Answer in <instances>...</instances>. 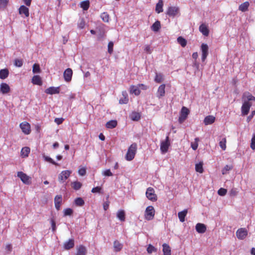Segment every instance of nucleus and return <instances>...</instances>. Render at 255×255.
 <instances>
[{
    "mask_svg": "<svg viewBox=\"0 0 255 255\" xmlns=\"http://www.w3.org/2000/svg\"><path fill=\"white\" fill-rule=\"evenodd\" d=\"M249 100H255V97L249 92L244 93L242 96L243 105L241 108L242 116L247 115L250 111L251 105L248 103Z\"/></svg>",
    "mask_w": 255,
    "mask_h": 255,
    "instance_id": "1",
    "label": "nucleus"
},
{
    "mask_svg": "<svg viewBox=\"0 0 255 255\" xmlns=\"http://www.w3.org/2000/svg\"><path fill=\"white\" fill-rule=\"evenodd\" d=\"M136 149L137 144L135 143L130 145L126 155V159L128 161H131L134 158Z\"/></svg>",
    "mask_w": 255,
    "mask_h": 255,
    "instance_id": "2",
    "label": "nucleus"
},
{
    "mask_svg": "<svg viewBox=\"0 0 255 255\" xmlns=\"http://www.w3.org/2000/svg\"><path fill=\"white\" fill-rule=\"evenodd\" d=\"M155 214V210L153 206H148L145 210V218L147 220H152Z\"/></svg>",
    "mask_w": 255,
    "mask_h": 255,
    "instance_id": "3",
    "label": "nucleus"
},
{
    "mask_svg": "<svg viewBox=\"0 0 255 255\" xmlns=\"http://www.w3.org/2000/svg\"><path fill=\"white\" fill-rule=\"evenodd\" d=\"M154 190L151 187H148L146 192V197L151 201H155L157 200V196L154 193Z\"/></svg>",
    "mask_w": 255,
    "mask_h": 255,
    "instance_id": "4",
    "label": "nucleus"
},
{
    "mask_svg": "<svg viewBox=\"0 0 255 255\" xmlns=\"http://www.w3.org/2000/svg\"><path fill=\"white\" fill-rule=\"evenodd\" d=\"M189 114V110L187 108L183 107L182 108L180 115L179 118V122L180 124L182 123L186 119Z\"/></svg>",
    "mask_w": 255,
    "mask_h": 255,
    "instance_id": "5",
    "label": "nucleus"
},
{
    "mask_svg": "<svg viewBox=\"0 0 255 255\" xmlns=\"http://www.w3.org/2000/svg\"><path fill=\"white\" fill-rule=\"evenodd\" d=\"M20 128L22 132L25 134H29L30 132V126L29 123L26 122L21 123L20 125Z\"/></svg>",
    "mask_w": 255,
    "mask_h": 255,
    "instance_id": "6",
    "label": "nucleus"
},
{
    "mask_svg": "<svg viewBox=\"0 0 255 255\" xmlns=\"http://www.w3.org/2000/svg\"><path fill=\"white\" fill-rule=\"evenodd\" d=\"M170 145V143L169 141V137L167 136L165 140L162 141L160 145V150L163 153H166L168 149V147Z\"/></svg>",
    "mask_w": 255,
    "mask_h": 255,
    "instance_id": "7",
    "label": "nucleus"
},
{
    "mask_svg": "<svg viewBox=\"0 0 255 255\" xmlns=\"http://www.w3.org/2000/svg\"><path fill=\"white\" fill-rule=\"evenodd\" d=\"M71 171L70 170H65L61 172L58 176V180L60 182L65 181L70 175Z\"/></svg>",
    "mask_w": 255,
    "mask_h": 255,
    "instance_id": "8",
    "label": "nucleus"
},
{
    "mask_svg": "<svg viewBox=\"0 0 255 255\" xmlns=\"http://www.w3.org/2000/svg\"><path fill=\"white\" fill-rule=\"evenodd\" d=\"M17 176L20 178L22 182L25 184L30 183V177L24 173L20 171L17 172Z\"/></svg>",
    "mask_w": 255,
    "mask_h": 255,
    "instance_id": "9",
    "label": "nucleus"
},
{
    "mask_svg": "<svg viewBox=\"0 0 255 255\" xmlns=\"http://www.w3.org/2000/svg\"><path fill=\"white\" fill-rule=\"evenodd\" d=\"M248 235V232L245 228H240L236 232V236L240 240H243Z\"/></svg>",
    "mask_w": 255,
    "mask_h": 255,
    "instance_id": "10",
    "label": "nucleus"
},
{
    "mask_svg": "<svg viewBox=\"0 0 255 255\" xmlns=\"http://www.w3.org/2000/svg\"><path fill=\"white\" fill-rule=\"evenodd\" d=\"M201 49L202 51V60L204 61L208 55V46L207 44L202 43Z\"/></svg>",
    "mask_w": 255,
    "mask_h": 255,
    "instance_id": "11",
    "label": "nucleus"
},
{
    "mask_svg": "<svg viewBox=\"0 0 255 255\" xmlns=\"http://www.w3.org/2000/svg\"><path fill=\"white\" fill-rule=\"evenodd\" d=\"M179 12V9L178 7L170 6L169 7L167 11V14L171 17L175 16Z\"/></svg>",
    "mask_w": 255,
    "mask_h": 255,
    "instance_id": "12",
    "label": "nucleus"
},
{
    "mask_svg": "<svg viewBox=\"0 0 255 255\" xmlns=\"http://www.w3.org/2000/svg\"><path fill=\"white\" fill-rule=\"evenodd\" d=\"M73 71L71 68L66 69L63 73L64 80L66 82H70L71 80Z\"/></svg>",
    "mask_w": 255,
    "mask_h": 255,
    "instance_id": "13",
    "label": "nucleus"
},
{
    "mask_svg": "<svg viewBox=\"0 0 255 255\" xmlns=\"http://www.w3.org/2000/svg\"><path fill=\"white\" fill-rule=\"evenodd\" d=\"M0 91L3 94H7L10 91V87L6 83H2L0 85Z\"/></svg>",
    "mask_w": 255,
    "mask_h": 255,
    "instance_id": "14",
    "label": "nucleus"
},
{
    "mask_svg": "<svg viewBox=\"0 0 255 255\" xmlns=\"http://www.w3.org/2000/svg\"><path fill=\"white\" fill-rule=\"evenodd\" d=\"M195 229L196 231L200 234L204 233L206 231V226L202 223H198L196 224Z\"/></svg>",
    "mask_w": 255,
    "mask_h": 255,
    "instance_id": "15",
    "label": "nucleus"
},
{
    "mask_svg": "<svg viewBox=\"0 0 255 255\" xmlns=\"http://www.w3.org/2000/svg\"><path fill=\"white\" fill-rule=\"evenodd\" d=\"M165 85L164 84H162L158 87L156 96L158 98H160L161 97H163L164 96L165 94Z\"/></svg>",
    "mask_w": 255,
    "mask_h": 255,
    "instance_id": "16",
    "label": "nucleus"
},
{
    "mask_svg": "<svg viewBox=\"0 0 255 255\" xmlns=\"http://www.w3.org/2000/svg\"><path fill=\"white\" fill-rule=\"evenodd\" d=\"M62 198L61 195H56L54 198L55 206L57 210H59L60 208V204L62 202Z\"/></svg>",
    "mask_w": 255,
    "mask_h": 255,
    "instance_id": "17",
    "label": "nucleus"
},
{
    "mask_svg": "<svg viewBox=\"0 0 255 255\" xmlns=\"http://www.w3.org/2000/svg\"><path fill=\"white\" fill-rule=\"evenodd\" d=\"M215 121V117L213 116H208L206 117L204 120V123L205 125H211L214 123Z\"/></svg>",
    "mask_w": 255,
    "mask_h": 255,
    "instance_id": "18",
    "label": "nucleus"
},
{
    "mask_svg": "<svg viewBox=\"0 0 255 255\" xmlns=\"http://www.w3.org/2000/svg\"><path fill=\"white\" fill-rule=\"evenodd\" d=\"M74 246V240L73 239H70L67 242L64 244V249L66 250H70L73 248Z\"/></svg>",
    "mask_w": 255,
    "mask_h": 255,
    "instance_id": "19",
    "label": "nucleus"
},
{
    "mask_svg": "<svg viewBox=\"0 0 255 255\" xmlns=\"http://www.w3.org/2000/svg\"><path fill=\"white\" fill-rule=\"evenodd\" d=\"M45 93L51 95L54 94H58L59 93V88L51 87L46 89Z\"/></svg>",
    "mask_w": 255,
    "mask_h": 255,
    "instance_id": "20",
    "label": "nucleus"
},
{
    "mask_svg": "<svg viewBox=\"0 0 255 255\" xmlns=\"http://www.w3.org/2000/svg\"><path fill=\"white\" fill-rule=\"evenodd\" d=\"M199 31L206 36L209 35V29L205 24H202L199 26Z\"/></svg>",
    "mask_w": 255,
    "mask_h": 255,
    "instance_id": "21",
    "label": "nucleus"
},
{
    "mask_svg": "<svg viewBox=\"0 0 255 255\" xmlns=\"http://www.w3.org/2000/svg\"><path fill=\"white\" fill-rule=\"evenodd\" d=\"M19 12L20 14H24L26 17L29 16V9L24 5H21L19 8Z\"/></svg>",
    "mask_w": 255,
    "mask_h": 255,
    "instance_id": "22",
    "label": "nucleus"
},
{
    "mask_svg": "<svg viewBox=\"0 0 255 255\" xmlns=\"http://www.w3.org/2000/svg\"><path fill=\"white\" fill-rule=\"evenodd\" d=\"M123 245L118 241L116 240L114 242V249L116 252H120L123 248Z\"/></svg>",
    "mask_w": 255,
    "mask_h": 255,
    "instance_id": "23",
    "label": "nucleus"
},
{
    "mask_svg": "<svg viewBox=\"0 0 255 255\" xmlns=\"http://www.w3.org/2000/svg\"><path fill=\"white\" fill-rule=\"evenodd\" d=\"M86 249L84 246L80 245L78 248H77V255H86Z\"/></svg>",
    "mask_w": 255,
    "mask_h": 255,
    "instance_id": "24",
    "label": "nucleus"
},
{
    "mask_svg": "<svg viewBox=\"0 0 255 255\" xmlns=\"http://www.w3.org/2000/svg\"><path fill=\"white\" fill-rule=\"evenodd\" d=\"M162 247L163 255H171V249L169 246L166 244H163Z\"/></svg>",
    "mask_w": 255,
    "mask_h": 255,
    "instance_id": "25",
    "label": "nucleus"
},
{
    "mask_svg": "<svg viewBox=\"0 0 255 255\" xmlns=\"http://www.w3.org/2000/svg\"><path fill=\"white\" fill-rule=\"evenodd\" d=\"M32 82L33 84L37 85H41L42 84L41 78L38 75H35L33 77Z\"/></svg>",
    "mask_w": 255,
    "mask_h": 255,
    "instance_id": "26",
    "label": "nucleus"
},
{
    "mask_svg": "<svg viewBox=\"0 0 255 255\" xmlns=\"http://www.w3.org/2000/svg\"><path fill=\"white\" fill-rule=\"evenodd\" d=\"M187 214V210L185 209L181 212H179L178 213V216L179 219V220L181 222H183L185 221V217Z\"/></svg>",
    "mask_w": 255,
    "mask_h": 255,
    "instance_id": "27",
    "label": "nucleus"
},
{
    "mask_svg": "<svg viewBox=\"0 0 255 255\" xmlns=\"http://www.w3.org/2000/svg\"><path fill=\"white\" fill-rule=\"evenodd\" d=\"M160 22L159 21L157 20L152 25L151 29L154 32H157L160 29Z\"/></svg>",
    "mask_w": 255,
    "mask_h": 255,
    "instance_id": "28",
    "label": "nucleus"
},
{
    "mask_svg": "<svg viewBox=\"0 0 255 255\" xmlns=\"http://www.w3.org/2000/svg\"><path fill=\"white\" fill-rule=\"evenodd\" d=\"M117 126V121L116 120H111L106 123V127L108 128H113Z\"/></svg>",
    "mask_w": 255,
    "mask_h": 255,
    "instance_id": "29",
    "label": "nucleus"
},
{
    "mask_svg": "<svg viewBox=\"0 0 255 255\" xmlns=\"http://www.w3.org/2000/svg\"><path fill=\"white\" fill-rule=\"evenodd\" d=\"M9 74L8 70L7 69H1L0 70V79H5Z\"/></svg>",
    "mask_w": 255,
    "mask_h": 255,
    "instance_id": "30",
    "label": "nucleus"
},
{
    "mask_svg": "<svg viewBox=\"0 0 255 255\" xmlns=\"http://www.w3.org/2000/svg\"><path fill=\"white\" fill-rule=\"evenodd\" d=\"M250 3L248 1H246L242 3L239 7V9L243 12L246 11L249 6Z\"/></svg>",
    "mask_w": 255,
    "mask_h": 255,
    "instance_id": "31",
    "label": "nucleus"
},
{
    "mask_svg": "<svg viewBox=\"0 0 255 255\" xmlns=\"http://www.w3.org/2000/svg\"><path fill=\"white\" fill-rule=\"evenodd\" d=\"M130 93L134 94L135 95L137 96L139 95L140 92L138 86L132 85L130 87Z\"/></svg>",
    "mask_w": 255,
    "mask_h": 255,
    "instance_id": "32",
    "label": "nucleus"
},
{
    "mask_svg": "<svg viewBox=\"0 0 255 255\" xmlns=\"http://www.w3.org/2000/svg\"><path fill=\"white\" fill-rule=\"evenodd\" d=\"M30 152V148L28 147H23L21 150V155L23 157L28 156Z\"/></svg>",
    "mask_w": 255,
    "mask_h": 255,
    "instance_id": "33",
    "label": "nucleus"
},
{
    "mask_svg": "<svg viewBox=\"0 0 255 255\" xmlns=\"http://www.w3.org/2000/svg\"><path fill=\"white\" fill-rule=\"evenodd\" d=\"M90 6V2L89 0L82 1L80 3V6L83 8L84 10H87L88 9Z\"/></svg>",
    "mask_w": 255,
    "mask_h": 255,
    "instance_id": "34",
    "label": "nucleus"
},
{
    "mask_svg": "<svg viewBox=\"0 0 255 255\" xmlns=\"http://www.w3.org/2000/svg\"><path fill=\"white\" fill-rule=\"evenodd\" d=\"M162 6L163 2L162 0H159L158 2L156 4L155 8V10L158 13L163 11Z\"/></svg>",
    "mask_w": 255,
    "mask_h": 255,
    "instance_id": "35",
    "label": "nucleus"
},
{
    "mask_svg": "<svg viewBox=\"0 0 255 255\" xmlns=\"http://www.w3.org/2000/svg\"><path fill=\"white\" fill-rule=\"evenodd\" d=\"M130 119L134 121H137L140 119V116L138 113L132 112L130 115Z\"/></svg>",
    "mask_w": 255,
    "mask_h": 255,
    "instance_id": "36",
    "label": "nucleus"
},
{
    "mask_svg": "<svg viewBox=\"0 0 255 255\" xmlns=\"http://www.w3.org/2000/svg\"><path fill=\"white\" fill-rule=\"evenodd\" d=\"M203 162H200L199 163H197L195 165V170L199 172L200 173H202L203 172Z\"/></svg>",
    "mask_w": 255,
    "mask_h": 255,
    "instance_id": "37",
    "label": "nucleus"
},
{
    "mask_svg": "<svg viewBox=\"0 0 255 255\" xmlns=\"http://www.w3.org/2000/svg\"><path fill=\"white\" fill-rule=\"evenodd\" d=\"M117 217L121 221L125 220V213L124 210H120L117 213Z\"/></svg>",
    "mask_w": 255,
    "mask_h": 255,
    "instance_id": "38",
    "label": "nucleus"
},
{
    "mask_svg": "<svg viewBox=\"0 0 255 255\" xmlns=\"http://www.w3.org/2000/svg\"><path fill=\"white\" fill-rule=\"evenodd\" d=\"M123 95L124 97V99H121L119 100V103L121 104H125L128 103V99L127 97V94L126 93V92H123Z\"/></svg>",
    "mask_w": 255,
    "mask_h": 255,
    "instance_id": "39",
    "label": "nucleus"
},
{
    "mask_svg": "<svg viewBox=\"0 0 255 255\" xmlns=\"http://www.w3.org/2000/svg\"><path fill=\"white\" fill-rule=\"evenodd\" d=\"M177 42L183 47L187 44L186 40L181 36H179L177 38Z\"/></svg>",
    "mask_w": 255,
    "mask_h": 255,
    "instance_id": "40",
    "label": "nucleus"
},
{
    "mask_svg": "<svg viewBox=\"0 0 255 255\" xmlns=\"http://www.w3.org/2000/svg\"><path fill=\"white\" fill-rule=\"evenodd\" d=\"M226 142L227 141L226 137L223 138L220 141L219 145L223 150H225L226 148Z\"/></svg>",
    "mask_w": 255,
    "mask_h": 255,
    "instance_id": "41",
    "label": "nucleus"
},
{
    "mask_svg": "<svg viewBox=\"0 0 255 255\" xmlns=\"http://www.w3.org/2000/svg\"><path fill=\"white\" fill-rule=\"evenodd\" d=\"M72 187L76 190L80 189L82 186V184L80 182L75 181L72 183Z\"/></svg>",
    "mask_w": 255,
    "mask_h": 255,
    "instance_id": "42",
    "label": "nucleus"
},
{
    "mask_svg": "<svg viewBox=\"0 0 255 255\" xmlns=\"http://www.w3.org/2000/svg\"><path fill=\"white\" fill-rule=\"evenodd\" d=\"M102 20L105 22H108L109 21V15L107 12H103L101 15Z\"/></svg>",
    "mask_w": 255,
    "mask_h": 255,
    "instance_id": "43",
    "label": "nucleus"
},
{
    "mask_svg": "<svg viewBox=\"0 0 255 255\" xmlns=\"http://www.w3.org/2000/svg\"><path fill=\"white\" fill-rule=\"evenodd\" d=\"M163 81V76L161 74H157L156 73V76L155 78V81L158 83H161Z\"/></svg>",
    "mask_w": 255,
    "mask_h": 255,
    "instance_id": "44",
    "label": "nucleus"
},
{
    "mask_svg": "<svg viewBox=\"0 0 255 255\" xmlns=\"http://www.w3.org/2000/svg\"><path fill=\"white\" fill-rule=\"evenodd\" d=\"M43 158L45 159V161H47V162H50L52 164H54V165H58V164L56 162H55L51 158H50V157H48L47 156H46L45 155H44L43 156Z\"/></svg>",
    "mask_w": 255,
    "mask_h": 255,
    "instance_id": "45",
    "label": "nucleus"
},
{
    "mask_svg": "<svg viewBox=\"0 0 255 255\" xmlns=\"http://www.w3.org/2000/svg\"><path fill=\"white\" fill-rule=\"evenodd\" d=\"M75 204L77 206H82L84 204V201L81 198H77L75 200Z\"/></svg>",
    "mask_w": 255,
    "mask_h": 255,
    "instance_id": "46",
    "label": "nucleus"
},
{
    "mask_svg": "<svg viewBox=\"0 0 255 255\" xmlns=\"http://www.w3.org/2000/svg\"><path fill=\"white\" fill-rule=\"evenodd\" d=\"M157 249L151 245H149L147 248V252L148 254H151L152 252H156Z\"/></svg>",
    "mask_w": 255,
    "mask_h": 255,
    "instance_id": "47",
    "label": "nucleus"
},
{
    "mask_svg": "<svg viewBox=\"0 0 255 255\" xmlns=\"http://www.w3.org/2000/svg\"><path fill=\"white\" fill-rule=\"evenodd\" d=\"M233 168L232 165H226L224 168L222 169V172L223 174H226L227 173V171L231 170Z\"/></svg>",
    "mask_w": 255,
    "mask_h": 255,
    "instance_id": "48",
    "label": "nucleus"
},
{
    "mask_svg": "<svg viewBox=\"0 0 255 255\" xmlns=\"http://www.w3.org/2000/svg\"><path fill=\"white\" fill-rule=\"evenodd\" d=\"M32 71L34 73H39L40 72L39 65L37 64H34L33 65Z\"/></svg>",
    "mask_w": 255,
    "mask_h": 255,
    "instance_id": "49",
    "label": "nucleus"
},
{
    "mask_svg": "<svg viewBox=\"0 0 255 255\" xmlns=\"http://www.w3.org/2000/svg\"><path fill=\"white\" fill-rule=\"evenodd\" d=\"M114 43L112 41H110L108 43V52L110 54H112L113 52Z\"/></svg>",
    "mask_w": 255,
    "mask_h": 255,
    "instance_id": "50",
    "label": "nucleus"
},
{
    "mask_svg": "<svg viewBox=\"0 0 255 255\" xmlns=\"http://www.w3.org/2000/svg\"><path fill=\"white\" fill-rule=\"evenodd\" d=\"M23 64V61L21 59H16L14 60V65L20 67H21Z\"/></svg>",
    "mask_w": 255,
    "mask_h": 255,
    "instance_id": "51",
    "label": "nucleus"
},
{
    "mask_svg": "<svg viewBox=\"0 0 255 255\" xmlns=\"http://www.w3.org/2000/svg\"><path fill=\"white\" fill-rule=\"evenodd\" d=\"M73 213V210L71 208H67L64 211V216H70Z\"/></svg>",
    "mask_w": 255,
    "mask_h": 255,
    "instance_id": "52",
    "label": "nucleus"
},
{
    "mask_svg": "<svg viewBox=\"0 0 255 255\" xmlns=\"http://www.w3.org/2000/svg\"><path fill=\"white\" fill-rule=\"evenodd\" d=\"M251 148L253 150L255 149V133L253 134L252 138L251 139Z\"/></svg>",
    "mask_w": 255,
    "mask_h": 255,
    "instance_id": "53",
    "label": "nucleus"
},
{
    "mask_svg": "<svg viewBox=\"0 0 255 255\" xmlns=\"http://www.w3.org/2000/svg\"><path fill=\"white\" fill-rule=\"evenodd\" d=\"M78 173L81 176H84L86 173V169L85 167H82L78 170Z\"/></svg>",
    "mask_w": 255,
    "mask_h": 255,
    "instance_id": "54",
    "label": "nucleus"
},
{
    "mask_svg": "<svg viewBox=\"0 0 255 255\" xmlns=\"http://www.w3.org/2000/svg\"><path fill=\"white\" fill-rule=\"evenodd\" d=\"M227 192L226 189L221 188L218 190V193L221 196H224L227 193Z\"/></svg>",
    "mask_w": 255,
    "mask_h": 255,
    "instance_id": "55",
    "label": "nucleus"
},
{
    "mask_svg": "<svg viewBox=\"0 0 255 255\" xmlns=\"http://www.w3.org/2000/svg\"><path fill=\"white\" fill-rule=\"evenodd\" d=\"M144 50L147 54H150L152 52V49H151L150 46L148 45H146L144 46Z\"/></svg>",
    "mask_w": 255,
    "mask_h": 255,
    "instance_id": "56",
    "label": "nucleus"
},
{
    "mask_svg": "<svg viewBox=\"0 0 255 255\" xmlns=\"http://www.w3.org/2000/svg\"><path fill=\"white\" fill-rule=\"evenodd\" d=\"M51 224L52 231L54 232L55 231L56 227V223L54 219H51Z\"/></svg>",
    "mask_w": 255,
    "mask_h": 255,
    "instance_id": "57",
    "label": "nucleus"
},
{
    "mask_svg": "<svg viewBox=\"0 0 255 255\" xmlns=\"http://www.w3.org/2000/svg\"><path fill=\"white\" fill-rule=\"evenodd\" d=\"M5 250L7 253H9L12 251V246L10 244H6L5 247Z\"/></svg>",
    "mask_w": 255,
    "mask_h": 255,
    "instance_id": "58",
    "label": "nucleus"
},
{
    "mask_svg": "<svg viewBox=\"0 0 255 255\" xmlns=\"http://www.w3.org/2000/svg\"><path fill=\"white\" fill-rule=\"evenodd\" d=\"M103 174L105 176H113V173L111 172L110 169H107L103 172Z\"/></svg>",
    "mask_w": 255,
    "mask_h": 255,
    "instance_id": "59",
    "label": "nucleus"
},
{
    "mask_svg": "<svg viewBox=\"0 0 255 255\" xmlns=\"http://www.w3.org/2000/svg\"><path fill=\"white\" fill-rule=\"evenodd\" d=\"M255 115V111H253L251 114V115L247 117V121L249 123L251 121L252 119L253 118V117Z\"/></svg>",
    "mask_w": 255,
    "mask_h": 255,
    "instance_id": "60",
    "label": "nucleus"
},
{
    "mask_svg": "<svg viewBox=\"0 0 255 255\" xmlns=\"http://www.w3.org/2000/svg\"><path fill=\"white\" fill-rule=\"evenodd\" d=\"M101 190V188L100 187L97 186L96 187H94L92 190V192L93 193H99Z\"/></svg>",
    "mask_w": 255,
    "mask_h": 255,
    "instance_id": "61",
    "label": "nucleus"
},
{
    "mask_svg": "<svg viewBox=\"0 0 255 255\" xmlns=\"http://www.w3.org/2000/svg\"><path fill=\"white\" fill-rule=\"evenodd\" d=\"M8 0H0V5L5 6L7 5Z\"/></svg>",
    "mask_w": 255,
    "mask_h": 255,
    "instance_id": "62",
    "label": "nucleus"
},
{
    "mask_svg": "<svg viewBox=\"0 0 255 255\" xmlns=\"http://www.w3.org/2000/svg\"><path fill=\"white\" fill-rule=\"evenodd\" d=\"M63 118H56L54 121L57 125H60L63 122Z\"/></svg>",
    "mask_w": 255,
    "mask_h": 255,
    "instance_id": "63",
    "label": "nucleus"
},
{
    "mask_svg": "<svg viewBox=\"0 0 255 255\" xmlns=\"http://www.w3.org/2000/svg\"><path fill=\"white\" fill-rule=\"evenodd\" d=\"M192 148L195 150L198 148V144L196 142H192L191 144Z\"/></svg>",
    "mask_w": 255,
    "mask_h": 255,
    "instance_id": "64",
    "label": "nucleus"
}]
</instances>
